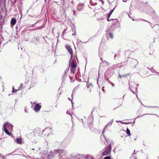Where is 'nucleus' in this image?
Segmentation results:
<instances>
[{
    "label": "nucleus",
    "mask_w": 159,
    "mask_h": 159,
    "mask_svg": "<svg viewBox=\"0 0 159 159\" xmlns=\"http://www.w3.org/2000/svg\"><path fill=\"white\" fill-rule=\"evenodd\" d=\"M120 121H117V120H116V122H120Z\"/></svg>",
    "instance_id": "79ce46f5"
},
{
    "label": "nucleus",
    "mask_w": 159,
    "mask_h": 159,
    "mask_svg": "<svg viewBox=\"0 0 159 159\" xmlns=\"http://www.w3.org/2000/svg\"><path fill=\"white\" fill-rule=\"evenodd\" d=\"M28 157H29V159H35V158L36 159H39V158H36V157H34L32 156L31 155H29L28 156Z\"/></svg>",
    "instance_id": "f3484780"
},
{
    "label": "nucleus",
    "mask_w": 159,
    "mask_h": 159,
    "mask_svg": "<svg viewBox=\"0 0 159 159\" xmlns=\"http://www.w3.org/2000/svg\"><path fill=\"white\" fill-rule=\"evenodd\" d=\"M84 4L82 3H80L77 6V9L78 10H82L84 7Z\"/></svg>",
    "instance_id": "9d476101"
},
{
    "label": "nucleus",
    "mask_w": 159,
    "mask_h": 159,
    "mask_svg": "<svg viewBox=\"0 0 159 159\" xmlns=\"http://www.w3.org/2000/svg\"><path fill=\"white\" fill-rule=\"evenodd\" d=\"M143 20L144 21H146V22H148V23H149V24H151V22H149V21H147L146 20Z\"/></svg>",
    "instance_id": "7c9ffc66"
},
{
    "label": "nucleus",
    "mask_w": 159,
    "mask_h": 159,
    "mask_svg": "<svg viewBox=\"0 0 159 159\" xmlns=\"http://www.w3.org/2000/svg\"><path fill=\"white\" fill-rule=\"evenodd\" d=\"M66 48L67 50L69 52L70 54L71 57H70V60H72L73 59V52L72 48H71V47L70 46L68 45H66Z\"/></svg>",
    "instance_id": "39448f33"
},
{
    "label": "nucleus",
    "mask_w": 159,
    "mask_h": 159,
    "mask_svg": "<svg viewBox=\"0 0 159 159\" xmlns=\"http://www.w3.org/2000/svg\"><path fill=\"white\" fill-rule=\"evenodd\" d=\"M10 154H11V153H9V154H8V155H10Z\"/></svg>",
    "instance_id": "3c124183"
},
{
    "label": "nucleus",
    "mask_w": 159,
    "mask_h": 159,
    "mask_svg": "<svg viewBox=\"0 0 159 159\" xmlns=\"http://www.w3.org/2000/svg\"><path fill=\"white\" fill-rule=\"evenodd\" d=\"M129 60L131 64L130 66L133 68L135 67L138 63L137 60L134 58H130Z\"/></svg>",
    "instance_id": "20e7f679"
},
{
    "label": "nucleus",
    "mask_w": 159,
    "mask_h": 159,
    "mask_svg": "<svg viewBox=\"0 0 159 159\" xmlns=\"http://www.w3.org/2000/svg\"><path fill=\"white\" fill-rule=\"evenodd\" d=\"M129 17L130 18H132V17L130 16L129 15Z\"/></svg>",
    "instance_id": "37998d69"
},
{
    "label": "nucleus",
    "mask_w": 159,
    "mask_h": 159,
    "mask_svg": "<svg viewBox=\"0 0 159 159\" xmlns=\"http://www.w3.org/2000/svg\"><path fill=\"white\" fill-rule=\"evenodd\" d=\"M68 99L70 100V101H71V102L72 103V105L73 104V102H72V101H71V99L70 98H68Z\"/></svg>",
    "instance_id": "c756f323"
},
{
    "label": "nucleus",
    "mask_w": 159,
    "mask_h": 159,
    "mask_svg": "<svg viewBox=\"0 0 159 159\" xmlns=\"http://www.w3.org/2000/svg\"><path fill=\"white\" fill-rule=\"evenodd\" d=\"M1 157H2V159H6V158L5 157L3 156L2 155V156H1Z\"/></svg>",
    "instance_id": "cd10ccee"
},
{
    "label": "nucleus",
    "mask_w": 159,
    "mask_h": 159,
    "mask_svg": "<svg viewBox=\"0 0 159 159\" xmlns=\"http://www.w3.org/2000/svg\"><path fill=\"white\" fill-rule=\"evenodd\" d=\"M16 21L15 19L12 18L11 19V27H13L15 25L16 23Z\"/></svg>",
    "instance_id": "ddd939ff"
},
{
    "label": "nucleus",
    "mask_w": 159,
    "mask_h": 159,
    "mask_svg": "<svg viewBox=\"0 0 159 159\" xmlns=\"http://www.w3.org/2000/svg\"><path fill=\"white\" fill-rule=\"evenodd\" d=\"M85 159H89V157L88 156H87L85 157Z\"/></svg>",
    "instance_id": "c85d7f7f"
},
{
    "label": "nucleus",
    "mask_w": 159,
    "mask_h": 159,
    "mask_svg": "<svg viewBox=\"0 0 159 159\" xmlns=\"http://www.w3.org/2000/svg\"><path fill=\"white\" fill-rule=\"evenodd\" d=\"M105 62H106L107 63V65L109 66H110V65L111 64L110 63H109V62H107L106 61H105Z\"/></svg>",
    "instance_id": "bb28decb"
},
{
    "label": "nucleus",
    "mask_w": 159,
    "mask_h": 159,
    "mask_svg": "<svg viewBox=\"0 0 159 159\" xmlns=\"http://www.w3.org/2000/svg\"><path fill=\"white\" fill-rule=\"evenodd\" d=\"M18 90V89L17 90L16 89L15 90L13 88V89L12 90V93L15 92H16Z\"/></svg>",
    "instance_id": "b1692460"
},
{
    "label": "nucleus",
    "mask_w": 159,
    "mask_h": 159,
    "mask_svg": "<svg viewBox=\"0 0 159 159\" xmlns=\"http://www.w3.org/2000/svg\"><path fill=\"white\" fill-rule=\"evenodd\" d=\"M124 123L125 124H127V123L126 122H124Z\"/></svg>",
    "instance_id": "09e8293b"
},
{
    "label": "nucleus",
    "mask_w": 159,
    "mask_h": 159,
    "mask_svg": "<svg viewBox=\"0 0 159 159\" xmlns=\"http://www.w3.org/2000/svg\"><path fill=\"white\" fill-rule=\"evenodd\" d=\"M41 29V28H40V27H39V28H38L37 29Z\"/></svg>",
    "instance_id": "c03bdc74"
},
{
    "label": "nucleus",
    "mask_w": 159,
    "mask_h": 159,
    "mask_svg": "<svg viewBox=\"0 0 159 159\" xmlns=\"http://www.w3.org/2000/svg\"><path fill=\"white\" fill-rule=\"evenodd\" d=\"M110 152V151L109 149H106L102 153V155L104 156L107 155Z\"/></svg>",
    "instance_id": "4468645a"
},
{
    "label": "nucleus",
    "mask_w": 159,
    "mask_h": 159,
    "mask_svg": "<svg viewBox=\"0 0 159 159\" xmlns=\"http://www.w3.org/2000/svg\"><path fill=\"white\" fill-rule=\"evenodd\" d=\"M115 9V8L113 9H112L110 11V12H109L108 14V18H109L110 17V16H111V14H112V13L113 12V11Z\"/></svg>",
    "instance_id": "a211bd4d"
},
{
    "label": "nucleus",
    "mask_w": 159,
    "mask_h": 159,
    "mask_svg": "<svg viewBox=\"0 0 159 159\" xmlns=\"http://www.w3.org/2000/svg\"><path fill=\"white\" fill-rule=\"evenodd\" d=\"M128 75H122L121 76L120 75H119V76L121 78V77H126V76H128Z\"/></svg>",
    "instance_id": "4be33fe9"
},
{
    "label": "nucleus",
    "mask_w": 159,
    "mask_h": 159,
    "mask_svg": "<svg viewBox=\"0 0 159 159\" xmlns=\"http://www.w3.org/2000/svg\"><path fill=\"white\" fill-rule=\"evenodd\" d=\"M16 142L19 144H21L22 142V138H17L16 139Z\"/></svg>",
    "instance_id": "dca6fc26"
},
{
    "label": "nucleus",
    "mask_w": 159,
    "mask_h": 159,
    "mask_svg": "<svg viewBox=\"0 0 159 159\" xmlns=\"http://www.w3.org/2000/svg\"><path fill=\"white\" fill-rule=\"evenodd\" d=\"M116 54H115V55H114V59H116Z\"/></svg>",
    "instance_id": "c9c22d12"
},
{
    "label": "nucleus",
    "mask_w": 159,
    "mask_h": 159,
    "mask_svg": "<svg viewBox=\"0 0 159 159\" xmlns=\"http://www.w3.org/2000/svg\"><path fill=\"white\" fill-rule=\"evenodd\" d=\"M31 141H32V142H33V141H32V140H31Z\"/></svg>",
    "instance_id": "6e6d98bb"
},
{
    "label": "nucleus",
    "mask_w": 159,
    "mask_h": 159,
    "mask_svg": "<svg viewBox=\"0 0 159 159\" xmlns=\"http://www.w3.org/2000/svg\"><path fill=\"white\" fill-rule=\"evenodd\" d=\"M117 67V65L115 64L108 69L105 73V77L110 78L114 73V69Z\"/></svg>",
    "instance_id": "f03ea898"
},
{
    "label": "nucleus",
    "mask_w": 159,
    "mask_h": 159,
    "mask_svg": "<svg viewBox=\"0 0 159 159\" xmlns=\"http://www.w3.org/2000/svg\"><path fill=\"white\" fill-rule=\"evenodd\" d=\"M32 150H34V149H32Z\"/></svg>",
    "instance_id": "603ef678"
},
{
    "label": "nucleus",
    "mask_w": 159,
    "mask_h": 159,
    "mask_svg": "<svg viewBox=\"0 0 159 159\" xmlns=\"http://www.w3.org/2000/svg\"><path fill=\"white\" fill-rule=\"evenodd\" d=\"M31 141H32V142H33V141H32V140H31Z\"/></svg>",
    "instance_id": "864d4df0"
},
{
    "label": "nucleus",
    "mask_w": 159,
    "mask_h": 159,
    "mask_svg": "<svg viewBox=\"0 0 159 159\" xmlns=\"http://www.w3.org/2000/svg\"><path fill=\"white\" fill-rule=\"evenodd\" d=\"M48 129V128H46V129H45L44 130H43V132L44 131L46 130H47Z\"/></svg>",
    "instance_id": "ea45409f"
},
{
    "label": "nucleus",
    "mask_w": 159,
    "mask_h": 159,
    "mask_svg": "<svg viewBox=\"0 0 159 159\" xmlns=\"http://www.w3.org/2000/svg\"><path fill=\"white\" fill-rule=\"evenodd\" d=\"M35 131H33L32 132L28 134H26V136L29 139H31V140L32 138L34 137L35 136Z\"/></svg>",
    "instance_id": "423d86ee"
},
{
    "label": "nucleus",
    "mask_w": 159,
    "mask_h": 159,
    "mask_svg": "<svg viewBox=\"0 0 159 159\" xmlns=\"http://www.w3.org/2000/svg\"><path fill=\"white\" fill-rule=\"evenodd\" d=\"M49 130L50 131H52V129L51 128H50L49 129Z\"/></svg>",
    "instance_id": "e433bc0d"
},
{
    "label": "nucleus",
    "mask_w": 159,
    "mask_h": 159,
    "mask_svg": "<svg viewBox=\"0 0 159 159\" xmlns=\"http://www.w3.org/2000/svg\"><path fill=\"white\" fill-rule=\"evenodd\" d=\"M41 108V106L39 105L38 104H36L35 105L34 110L35 112H37L40 110Z\"/></svg>",
    "instance_id": "6e6552de"
},
{
    "label": "nucleus",
    "mask_w": 159,
    "mask_h": 159,
    "mask_svg": "<svg viewBox=\"0 0 159 159\" xmlns=\"http://www.w3.org/2000/svg\"><path fill=\"white\" fill-rule=\"evenodd\" d=\"M100 59L101 60V61L102 62H105V61H103L102 59V58L100 57Z\"/></svg>",
    "instance_id": "72a5a7b5"
},
{
    "label": "nucleus",
    "mask_w": 159,
    "mask_h": 159,
    "mask_svg": "<svg viewBox=\"0 0 159 159\" xmlns=\"http://www.w3.org/2000/svg\"><path fill=\"white\" fill-rule=\"evenodd\" d=\"M80 41V42H81V41L80 40V41Z\"/></svg>",
    "instance_id": "4d7b16f0"
},
{
    "label": "nucleus",
    "mask_w": 159,
    "mask_h": 159,
    "mask_svg": "<svg viewBox=\"0 0 159 159\" xmlns=\"http://www.w3.org/2000/svg\"><path fill=\"white\" fill-rule=\"evenodd\" d=\"M76 12V11H74V13H73L74 14H75V15Z\"/></svg>",
    "instance_id": "f704fd0d"
},
{
    "label": "nucleus",
    "mask_w": 159,
    "mask_h": 159,
    "mask_svg": "<svg viewBox=\"0 0 159 159\" xmlns=\"http://www.w3.org/2000/svg\"><path fill=\"white\" fill-rule=\"evenodd\" d=\"M109 18H108V16L107 17V20L108 21H109L111 20H109Z\"/></svg>",
    "instance_id": "58836bf2"
},
{
    "label": "nucleus",
    "mask_w": 159,
    "mask_h": 159,
    "mask_svg": "<svg viewBox=\"0 0 159 159\" xmlns=\"http://www.w3.org/2000/svg\"><path fill=\"white\" fill-rule=\"evenodd\" d=\"M113 121V119H112L110 121L108 122L107 123V124L105 126V128L104 129V130L108 126H110L112 124ZM104 131V130H103V132L102 134L103 133Z\"/></svg>",
    "instance_id": "f8f14e48"
},
{
    "label": "nucleus",
    "mask_w": 159,
    "mask_h": 159,
    "mask_svg": "<svg viewBox=\"0 0 159 159\" xmlns=\"http://www.w3.org/2000/svg\"><path fill=\"white\" fill-rule=\"evenodd\" d=\"M126 132L129 136H130V130L128 128L127 129Z\"/></svg>",
    "instance_id": "6ab92c4d"
},
{
    "label": "nucleus",
    "mask_w": 159,
    "mask_h": 159,
    "mask_svg": "<svg viewBox=\"0 0 159 159\" xmlns=\"http://www.w3.org/2000/svg\"><path fill=\"white\" fill-rule=\"evenodd\" d=\"M106 36L107 38H110L111 39H113V37L112 34L110 32L107 33H106Z\"/></svg>",
    "instance_id": "2eb2a0df"
},
{
    "label": "nucleus",
    "mask_w": 159,
    "mask_h": 159,
    "mask_svg": "<svg viewBox=\"0 0 159 159\" xmlns=\"http://www.w3.org/2000/svg\"><path fill=\"white\" fill-rule=\"evenodd\" d=\"M108 149H109L111 151V146L110 144L109 145L108 147Z\"/></svg>",
    "instance_id": "5701e85b"
},
{
    "label": "nucleus",
    "mask_w": 159,
    "mask_h": 159,
    "mask_svg": "<svg viewBox=\"0 0 159 159\" xmlns=\"http://www.w3.org/2000/svg\"><path fill=\"white\" fill-rule=\"evenodd\" d=\"M22 86H23L22 84H20V86L18 88V90H21L22 89Z\"/></svg>",
    "instance_id": "412c9836"
},
{
    "label": "nucleus",
    "mask_w": 159,
    "mask_h": 159,
    "mask_svg": "<svg viewBox=\"0 0 159 159\" xmlns=\"http://www.w3.org/2000/svg\"><path fill=\"white\" fill-rule=\"evenodd\" d=\"M46 2L47 1V0H44Z\"/></svg>",
    "instance_id": "8fccbe9b"
},
{
    "label": "nucleus",
    "mask_w": 159,
    "mask_h": 159,
    "mask_svg": "<svg viewBox=\"0 0 159 159\" xmlns=\"http://www.w3.org/2000/svg\"><path fill=\"white\" fill-rule=\"evenodd\" d=\"M90 5L92 6H95L97 4V3L96 2L93 3L92 2V1L91 0H90Z\"/></svg>",
    "instance_id": "aec40b11"
},
{
    "label": "nucleus",
    "mask_w": 159,
    "mask_h": 159,
    "mask_svg": "<svg viewBox=\"0 0 159 159\" xmlns=\"http://www.w3.org/2000/svg\"><path fill=\"white\" fill-rule=\"evenodd\" d=\"M135 152V150H134V153H133V154H136V153Z\"/></svg>",
    "instance_id": "a19ab883"
},
{
    "label": "nucleus",
    "mask_w": 159,
    "mask_h": 159,
    "mask_svg": "<svg viewBox=\"0 0 159 159\" xmlns=\"http://www.w3.org/2000/svg\"><path fill=\"white\" fill-rule=\"evenodd\" d=\"M31 141H32V142H33V141H32V140H31Z\"/></svg>",
    "instance_id": "5fc2aeb1"
},
{
    "label": "nucleus",
    "mask_w": 159,
    "mask_h": 159,
    "mask_svg": "<svg viewBox=\"0 0 159 159\" xmlns=\"http://www.w3.org/2000/svg\"><path fill=\"white\" fill-rule=\"evenodd\" d=\"M71 96H72V98H73V94L72 93V94Z\"/></svg>",
    "instance_id": "de8ad7c7"
},
{
    "label": "nucleus",
    "mask_w": 159,
    "mask_h": 159,
    "mask_svg": "<svg viewBox=\"0 0 159 159\" xmlns=\"http://www.w3.org/2000/svg\"><path fill=\"white\" fill-rule=\"evenodd\" d=\"M104 159H111V158L109 156H107L105 157Z\"/></svg>",
    "instance_id": "393cba45"
},
{
    "label": "nucleus",
    "mask_w": 159,
    "mask_h": 159,
    "mask_svg": "<svg viewBox=\"0 0 159 159\" xmlns=\"http://www.w3.org/2000/svg\"><path fill=\"white\" fill-rule=\"evenodd\" d=\"M109 1V2H112L114 1V0H108Z\"/></svg>",
    "instance_id": "473e14b6"
},
{
    "label": "nucleus",
    "mask_w": 159,
    "mask_h": 159,
    "mask_svg": "<svg viewBox=\"0 0 159 159\" xmlns=\"http://www.w3.org/2000/svg\"><path fill=\"white\" fill-rule=\"evenodd\" d=\"M88 122L90 124H92L93 122V118L92 116H89L88 119Z\"/></svg>",
    "instance_id": "9b49d317"
},
{
    "label": "nucleus",
    "mask_w": 159,
    "mask_h": 159,
    "mask_svg": "<svg viewBox=\"0 0 159 159\" xmlns=\"http://www.w3.org/2000/svg\"><path fill=\"white\" fill-rule=\"evenodd\" d=\"M102 91H103L104 92V87H103L102 88Z\"/></svg>",
    "instance_id": "2f4dec72"
},
{
    "label": "nucleus",
    "mask_w": 159,
    "mask_h": 159,
    "mask_svg": "<svg viewBox=\"0 0 159 159\" xmlns=\"http://www.w3.org/2000/svg\"><path fill=\"white\" fill-rule=\"evenodd\" d=\"M111 85L113 87L114 86V84L113 83H112Z\"/></svg>",
    "instance_id": "4c0bfd02"
},
{
    "label": "nucleus",
    "mask_w": 159,
    "mask_h": 159,
    "mask_svg": "<svg viewBox=\"0 0 159 159\" xmlns=\"http://www.w3.org/2000/svg\"><path fill=\"white\" fill-rule=\"evenodd\" d=\"M5 124H7L6 126L7 129H8L9 130L11 129V130H12L13 125H12L8 123H6Z\"/></svg>",
    "instance_id": "1a4fd4ad"
},
{
    "label": "nucleus",
    "mask_w": 159,
    "mask_h": 159,
    "mask_svg": "<svg viewBox=\"0 0 159 159\" xmlns=\"http://www.w3.org/2000/svg\"><path fill=\"white\" fill-rule=\"evenodd\" d=\"M66 113H67V114H69V112H68V111H66Z\"/></svg>",
    "instance_id": "a18cd8bd"
},
{
    "label": "nucleus",
    "mask_w": 159,
    "mask_h": 159,
    "mask_svg": "<svg viewBox=\"0 0 159 159\" xmlns=\"http://www.w3.org/2000/svg\"><path fill=\"white\" fill-rule=\"evenodd\" d=\"M66 152L62 149H57L54 150L52 153V156H54L56 154H57L59 156V159H79L77 156H75L74 157H72L69 159L66 158Z\"/></svg>",
    "instance_id": "f257e3e1"
},
{
    "label": "nucleus",
    "mask_w": 159,
    "mask_h": 159,
    "mask_svg": "<svg viewBox=\"0 0 159 159\" xmlns=\"http://www.w3.org/2000/svg\"><path fill=\"white\" fill-rule=\"evenodd\" d=\"M1 156H2V154H0V157H1Z\"/></svg>",
    "instance_id": "49530a36"
},
{
    "label": "nucleus",
    "mask_w": 159,
    "mask_h": 159,
    "mask_svg": "<svg viewBox=\"0 0 159 159\" xmlns=\"http://www.w3.org/2000/svg\"><path fill=\"white\" fill-rule=\"evenodd\" d=\"M99 1L102 2V4H104V2L103 1V0H99Z\"/></svg>",
    "instance_id": "a878e982"
},
{
    "label": "nucleus",
    "mask_w": 159,
    "mask_h": 159,
    "mask_svg": "<svg viewBox=\"0 0 159 159\" xmlns=\"http://www.w3.org/2000/svg\"><path fill=\"white\" fill-rule=\"evenodd\" d=\"M7 124H4L3 125V130L5 132V133L8 135L10 136L11 135L10 133L8 131V129L6 128V125Z\"/></svg>",
    "instance_id": "0eeeda50"
},
{
    "label": "nucleus",
    "mask_w": 159,
    "mask_h": 159,
    "mask_svg": "<svg viewBox=\"0 0 159 159\" xmlns=\"http://www.w3.org/2000/svg\"><path fill=\"white\" fill-rule=\"evenodd\" d=\"M76 57L75 56L73 59L70 60V69L71 72L72 74H74L75 71V68L76 67Z\"/></svg>",
    "instance_id": "7ed1b4c3"
}]
</instances>
